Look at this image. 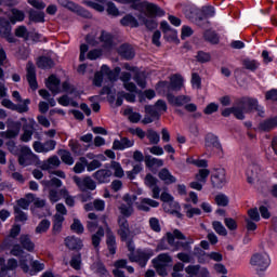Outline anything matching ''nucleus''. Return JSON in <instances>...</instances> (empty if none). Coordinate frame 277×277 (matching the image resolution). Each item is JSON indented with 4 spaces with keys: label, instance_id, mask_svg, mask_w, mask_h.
<instances>
[{
    "label": "nucleus",
    "instance_id": "f257e3e1",
    "mask_svg": "<svg viewBox=\"0 0 277 277\" xmlns=\"http://www.w3.org/2000/svg\"><path fill=\"white\" fill-rule=\"evenodd\" d=\"M118 3H132L133 10L140 12L137 18L142 25H145L147 29H156L157 22L155 16H164L166 12L161 10L157 4L142 0H115Z\"/></svg>",
    "mask_w": 277,
    "mask_h": 277
},
{
    "label": "nucleus",
    "instance_id": "f03ea898",
    "mask_svg": "<svg viewBox=\"0 0 277 277\" xmlns=\"http://www.w3.org/2000/svg\"><path fill=\"white\" fill-rule=\"evenodd\" d=\"M41 184L43 185V192H49L48 198L52 205L60 202L62 198H66L68 196V190L66 188L60 189V187H62L60 179L51 177V180H43Z\"/></svg>",
    "mask_w": 277,
    "mask_h": 277
},
{
    "label": "nucleus",
    "instance_id": "7ed1b4c3",
    "mask_svg": "<svg viewBox=\"0 0 277 277\" xmlns=\"http://www.w3.org/2000/svg\"><path fill=\"white\" fill-rule=\"evenodd\" d=\"M250 111H258V115L263 118L265 116V110L263 106L259 105V101L254 98H247L241 102L240 106L234 107V116L238 120H243L246 116L243 114H250Z\"/></svg>",
    "mask_w": 277,
    "mask_h": 277
},
{
    "label": "nucleus",
    "instance_id": "20e7f679",
    "mask_svg": "<svg viewBox=\"0 0 277 277\" xmlns=\"http://www.w3.org/2000/svg\"><path fill=\"white\" fill-rule=\"evenodd\" d=\"M167 241L173 250H192V243H194V239L185 238V235L181 233L179 229H174L173 233H167Z\"/></svg>",
    "mask_w": 277,
    "mask_h": 277
},
{
    "label": "nucleus",
    "instance_id": "39448f33",
    "mask_svg": "<svg viewBox=\"0 0 277 277\" xmlns=\"http://www.w3.org/2000/svg\"><path fill=\"white\" fill-rule=\"evenodd\" d=\"M87 42L91 47H98L101 44L104 49H111L114 47V37L105 30H102L100 36L96 31H93L87 36Z\"/></svg>",
    "mask_w": 277,
    "mask_h": 277
},
{
    "label": "nucleus",
    "instance_id": "423d86ee",
    "mask_svg": "<svg viewBox=\"0 0 277 277\" xmlns=\"http://www.w3.org/2000/svg\"><path fill=\"white\" fill-rule=\"evenodd\" d=\"M66 92L65 95L61 96L58 101V105L63 107H79V103L75 98L79 96V92L75 87L70 85L68 82H63V91Z\"/></svg>",
    "mask_w": 277,
    "mask_h": 277
},
{
    "label": "nucleus",
    "instance_id": "0eeeda50",
    "mask_svg": "<svg viewBox=\"0 0 277 277\" xmlns=\"http://www.w3.org/2000/svg\"><path fill=\"white\" fill-rule=\"evenodd\" d=\"M250 264L255 269L256 274L261 276L263 272H267L269 265H272V259L267 253H255L251 256Z\"/></svg>",
    "mask_w": 277,
    "mask_h": 277
},
{
    "label": "nucleus",
    "instance_id": "6e6552de",
    "mask_svg": "<svg viewBox=\"0 0 277 277\" xmlns=\"http://www.w3.org/2000/svg\"><path fill=\"white\" fill-rule=\"evenodd\" d=\"M205 148L206 150H215L219 157H224V147H222L220 137L213 133H208L205 136Z\"/></svg>",
    "mask_w": 277,
    "mask_h": 277
},
{
    "label": "nucleus",
    "instance_id": "1a4fd4ad",
    "mask_svg": "<svg viewBox=\"0 0 277 277\" xmlns=\"http://www.w3.org/2000/svg\"><path fill=\"white\" fill-rule=\"evenodd\" d=\"M122 200L126 203H121L118 207V210L121 214V217H124L127 220V217H131V215H133V203L135 202V200H137V196L126 194L123 195Z\"/></svg>",
    "mask_w": 277,
    "mask_h": 277
},
{
    "label": "nucleus",
    "instance_id": "9d476101",
    "mask_svg": "<svg viewBox=\"0 0 277 277\" xmlns=\"http://www.w3.org/2000/svg\"><path fill=\"white\" fill-rule=\"evenodd\" d=\"M22 127H23V123L21 121H14L12 119H8L6 131L0 132V137L4 140H14V137H18V133H21Z\"/></svg>",
    "mask_w": 277,
    "mask_h": 277
},
{
    "label": "nucleus",
    "instance_id": "9b49d317",
    "mask_svg": "<svg viewBox=\"0 0 277 277\" xmlns=\"http://www.w3.org/2000/svg\"><path fill=\"white\" fill-rule=\"evenodd\" d=\"M153 254L154 252L151 249L137 250L134 253H129V260L132 263H138L141 267H146V264Z\"/></svg>",
    "mask_w": 277,
    "mask_h": 277
},
{
    "label": "nucleus",
    "instance_id": "f8f14e48",
    "mask_svg": "<svg viewBox=\"0 0 277 277\" xmlns=\"http://www.w3.org/2000/svg\"><path fill=\"white\" fill-rule=\"evenodd\" d=\"M18 163L24 168H27V166H34V163H38V156L31 151V148L24 146L21 148Z\"/></svg>",
    "mask_w": 277,
    "mask_h": 277
},
{
    "label": "nucleus",
    "instance_id": "ddd939ff",
    "mask_svg": "<svg viewBox=\"0 0 277 277\" xmlns=\"http://www.w3.org/2000/svg\"><path fill=\"white\" fill-rule=\"evenodd\" d=\"M154 267L159 276H168V267L169 263H172V258L168 253H161L157 256V259L153 260Z\"/></svg>",
    "mask_w": 277,
    "mask_h": 277
},
{
    "label": "nucleus",
    "instance_id": "4468645a",
    "mask_svg": "<svg viewBox=\"0 0 277 277\" xmlns=\"http://www.w3.org/2000/svg\"><path fill=\"white\" fill-rule=\"evenodd\" d=\"M15 36L23 40H32V42H42V36L36 30H28L26 26H18L15 29Z\"/></svg>",
    "mask_w": 277,
    "mask_h": 277
},
{
    "label": "nucleus",
    "instance_id": "2eb2a0df",
    "mask_svg": "<svg viewBox=\"0 0 277 277\" xmlns=\"http://www.w3.org/2000/svg\"><path fill=\"white\" fill-rule=\"evenodd\" d=\"M23 124V134L21 135L22 142H31V137H34V127H36V120L34 118H22Z\"/></svg>",
    "mask_w": 277,
    "mask_h": 277
},
{
    "label": "nucleus",
    "instance_id": "dca6fc26",
    "mask_svg": "<svg viewBox=\"0 0 277 277\" xmlns=\"http://www.w3.org/2000/svg\"><path fill=\"white\" fill-rule=\"evenodd\" d=\"M57 3L62 5V8H66L70 12H75L79 16H83L84 18H90V12L85 9L79 6V4L70 1V0H57Z\"/></svg>",
    "mask_w": 277,
    "mask_h": 277
},
{
    "label": "nucleus",
    "instance_id": "f3484780",
    "mask_svg": "<svg viewBox=\"0 0 277 277\" xmlns=\"http://www.w3.org/2000/svg\"><path fill=\"white\" fill-rule=\"evenodd\" d=\"M74 183H76L77 187H79L81 192H94V189H96V182H94L90 176H74Z\"/></svg>",
    "mask_w": 277,
    "mask_h": 277
},
{
    "label": "nucleus",
    "instance_id": "a211bd4d",
    "mask_svg": "<svg viewBox=\"0 0 277 277\" xmlns=\"http://www.w3.org/2000/svg\"><path fill=\"white\" fill-rule=\"evenodd\" d=\"M0 36L5 38L8 42H16V39L12 36V26L10 25V21L3 17H0Z\"/></svg>",
    "mask_w": 277,
    "mask_h": 277
},
{
    "label": "nucleus",
    "instance_id": "6ab92c4d",
    "mask_svg": "<svg viewBox=\"0 0 277 277\" xmlns=\"http://www.w3.org/2000/svg\"><path fill=\"white\" fill-rule=\"evenodd\" d=\"M118 235L122 241H127L129 239V235H131V229L129 228V221L124 216H119L118 219Z\"/></svg>",
    "mask_w": 277,
    "mask_h": 277
},
{
    "label": "nucleus",
    "instance_id": "aec40b11",
    "mask_svg": "<svg viewBox=\"0 0 277 277\" xmlns=\"http://www.w3.org/2000/svg\"><path fill=\"white\" fill-rule=\"evenodd\" d=\"M211 183L213 187L222 188L226 185V170L224 169H217L212 175H211Z\"/></svg>",
    "mask_w": 277,
    "mask_h": 277
},
{
    "label": "nucleus",
    "instance_id": "412c9836",
    "mask_svg": "<svg viewBox=\"0 0 277 277\" xmlns=\"http://www.w3.org/2000/svg\"><path fill=\"white\" fill-rule=\"evenodd\" d=\"M263 172L261 163L253 162L247 169V181L248 183H254L259 179V174Z\"/></svg>",
    "mask_w": 277,
    "mask_h": 277
},
{
    "label": "nucleus",
    "instance_id": "4be33fe9",
    "mask_svg": "<svg viewBox=\"0 0 277 277\" xmlns=\"http://www.w3.org/2000/svg\"><path fill=\"white\" fill-rule=\"evenodd\" d=\"M185 272L189 277H209V269L200 265H188Z\"/></svg>",
    "mask_w": 277,
    "mask_h": 277
},
{
    "label": "nucleus",
    "instance_id": "5701e85b",
    "mask_svg": "<svg viewBox=\"0 0 277 277\" xmlns=\"http://www.w3.org/2000/svg\"><path fill=\"white\" fill-rule=\"evenodd\" d=\"M113 175H114V172H111V170L100 169L93 173V179H95V181H97V183L100 184H105L111 181Z\"/></svg>",
    "mask_w": 277,
    "mask_h": 277
},
{
    "label": "nucleus",
    "instance_id": "b1692460",
    "mask_svg": "<svg viewBox=\"0 0 277 277\" xmlns=\"http://www.w3.org/2000/svg\"><path fill=\"white\" fill-rule=\"evenodd\" d=\"M45 85L52 94H60L64 90V84H60V78H56L54 75L48 78Z\"/></svg>",
    "mask_w": 277,
    "mask_h": 277
},
{
    "label": "nucleus",
    "instance_id": "393cba45",
    "mask_svg": "<svg viewBox=\"0 0 277 277\" xmlns=\"http://www.w3.org/2000/svg\"><path fill=\"white\" fill-rule=\"evenodd\" d=\"M6 16L12 25H16V23H23V21H25V12L18 9H11L6 12Z\"/></svg>",
    "mask_w": 277,
    "mask_h": 277
},
{
    "label": "nucleus",
    "instance_id": "a878e982",
    "mask_svg": "<svg viewBox=\"0 0 277 277\" xmlns=\"http://www.w3.org/2000/svg\"><path fill=\"white\" fill-rule=\"evenodd\" d=\"M167 98L169 103L171 105H174L175 107H183V105H187V103L192 101V97H189V95L174 96L172 94H169Z\"/></svg>",
    "mask_w": 277,
    "mask_h": 277
},
{
    "label": "nucleus",
    "instance_id": "bb28decb",
    "mask_svg": "<svg viewBox=\"0 0 277 277\" xmlns=\"http://www.w3.org/2000/svg\"><path fill=\"white\" fill-rule=\"evenodd\" d=\"M160 27L164 34L166 40H176L179 38V32L176 29L170 27L168 22H161Z\"/></svg>",
    "mask_w": 277,
    "mask_h": 277
},
{
    "label": "nucleus",
    "instance_id": "cd10ccee",
    "mask_svg": "<svg viewBox=\"0 0 277 277\" xmlns=\"http://www.w3.org/2000/svg\"><path fill=\"white\" fill-rule=\"evenodd\" d=\"M27 81L31 90H38V81L36 80V67L34 64H27Z\"/></svg>",
    "mask_w": 277,
    "mask_h": 277
},
{
    "label": "nucleus",
    "instance_id": "c85d7f7f",
    "mask_svg": "<svg viewBox=\"0 0 277 277\" xmlns=\"http://www.w3.org/2000/svg\"><path fill=\"white\" fill-rule=\"evenodd\" d=\"M120 80L122 81L123 87L128 92H137V87L135 85V83L131 82L130 72H121Z\"/></svg>",
    "mask_w": 277,
    "mask_h": 277
},
{
    "label": "nucleus",
    "instance_id": "c756f323",
    "mask_svg": "<svg viewBox=\"0 0 277 277\" xmlns=\"http://www.w3.org/2000/svg\"><path fill=\"white\" fill-rule=\"evenodd\" d=\"M134 144V141L123 137L121 140H115L113 143V148L114 150H126V148L133 147Z\"/></svg>",
    "mask_w": 277,
    "mask_h": 277
},
{
    "label": "nucleus",
    "instance_id": "7c9ffc66",
    "mask_svg": "<svg viewBox=\"0 0 277 277\" xmlns=\"http://www.w3.org/2000/svg\"><path fill=\"white\" fill-rule=\"evenodd\" d=\"M277 127V117L268 118L259 123L258 131H273Z\"/></svg>",
    "mask_w": 277,
    "mask_h": 277
},
{
    "label": "nucleus",
    "instance_id": "2f4dec72",
    "mask_svg": "<svg viewBox=\"0 0 277 277\" xmlns=\"http://www.w3.org/2000/svg\"><path fill=\"white\" fill-rule=\"evenodd\" d=\"M18 267V261L14 258L8 260L6 264L0 269V277H8V272H14Z\"/></svg>",
    "mask_w": 277,
    "mask_h": 277
},
{
    "label": "nucleus",
    "instance_id": "473e14b6",
    "mask_svg": "<svg viewBox=\"0 0 277 277\" xmlns=\"http://www.w3.org/2000/svg\"><path fill=\"white\" fill-rule=\"evenodd\" d=\"M69 147H70L71 151L74 153V155H78V156L83 155V153H85L88 150V148H90L89 145L81 144L75 140L69 141Z\"/></svg>",
    "mask_w": 277,
    "mask_h": 277
},
{
    "label": "nucleus",
    "instance_id": "72a5a7b5",
    "mask_svg": "<svg viewBox=\"0 0 277 277\" xmlns=\"http://www.w3.org/2000/svg\"><path fill=\"white\" fill-rule=\"evenodd\" d=\"M150 207L157 209V207H159V201H155L150 198H143L141 202L137 203V209L140 211H150Z\"/></svg>",
    "mask_w": 277,
    "mask_h": 277
},
{
    "label": "nucleus",
    "instance_id": "f704fd0d",
    "mask_svg": "<svg viewBox=\"0 0 277 277\" xmlns=\"http://www.w3.org/2000/svg\"><path fill=\"white\" fill-rule=\"evenodd\" d=\"M65 246L69 250H81V248H83V242L75 236H69L65 238Z\"/></svg>",
    "mask_w": 277,
    "mask_h": 277
},
{
    "label": "nucleus",
    "instance_id": "c9c22d12",
    "mask_svg": "<svg viewBox=\"0 0 277 277\" xmlns=\"http://www.w3.org/2000/svg\"><path fill=\"white\" fill-rule=\"evenodd\" d=\"M102 74L107 77L109 81H117L120 75V67H116L114 70L109 69L107 65L102 66Z\"/></svg>",
    "mask_w": 277,
    "mask_h": 277
},
{
    "label": "nucleus",
    "instance_id": "e433bc0d",
    "mask_svg": "<svg viewBox=\"0 0 277 277\" xmlns=\"http://www.w3.org/2000/svg\"><path fill=\"white\" fill-rule=\"evenodd\" d=\"M118 53L121 57H124V60H133L135 57V50L129 44H122L118 49Z\"/></svg>",
    "mask_w": 277,
    "mask_h": 277
},
{
    "label": "nucleus",
    "instance_id": "4c0bfd02",
    "mask_svg": "<svg viewBox=\"0 0 277 277\" xmlns=\"http://www.w3.org/2000/svg\"><path fill=\"white\" fill-rule=\"evenodd\" d=\"M158 176L160 181L164 182V185H172V183H176V177L172 175V173L168 169L160 170Z\"/></svg>",
    "mask_w": 277,
    "mask_h": 277
},
{
    "label": "nucleus",
    "instance_id": "58836bf2",
    "mask_svg": "<svg viewBox=\"0 0 277 277\" xmlns=\"http://www.w3.org/2000/svg\"><path fill=\"white\" fill-rule=\"evenodd\" d=\"M29 261H34V258H31L29 254H26L25 256H22L18 262V266L23 271L24 274H30L34 275V271H30L29 268Z\"/></svg>",
    "mask_w": 277,
    "mask_h": 277
},
{
    "label": "nucleus",
    "instance_id": "ea45409f",
    "mask_svg": "<svg viewBox=\"0 0 277 277\" xmlns=\"http://www.w3.org/2000/svg\"><path fill=\"white\" fill-rule=\"evenodd\" d=\"M106 233H107L106 234L107 235L106 243H107V248L109 250V253L110 254H116V236L114 235V233L109 228H107Z\"/></svg>",
    "mask_w": 277,
    "mask_h": 277
},
{
    "label": "nucleus",
    "instance_id": "a19ab883",
    "mask_svg": "<svg viewBox=\"0 0 277 277\" xmlns=\"http://www.w3.org/2000/svg\"><path fill=\"white\" fill-rule=\"evenodd\" d=\"M91 269H92V272H94V274H97V276H100V277H108L109 276V272H107V268H105V265L101 262H94L91 265Z\"/></svg>",
    "mask_w": 277,
    "mask_h": 277
},
{
    "label": "nucleus",
    "instance_id": "79ce46f5",
    "mask_svg": "<svg viewBox=\"0 0 277 277\" xmlns=\"http://www.w3.org/2000/svg\"><path fill=\"white\" fill-rule=\"evenodd\" d=\"M60 163V158L57 156H52L41 164V170H48L51 172V168H58Z\"/></svg>",
    "mask_w": 277,
    "mask_h": 277
},
{
    "label": "nucleus",
    "instance_id": "37998d69",
    "mask_svg": "<svg viewBox=\"0 0 277 277\" xmlns=\"http://www.w3.org/2000/svg\"><path fill=\"white\" fill-rule=\"evenodd\" d=\"M170 81L171 90H181V88H183V83H185V79H183V76L179 74L171 76Z\"/></svg>",
    "mask_w": 277,
    "mask_h": 277
},
{
    "label": "nucleus",
    "instance_id": "c03bdc74",
    "mask_svg": "<svg viewBox=\"0 0 277 277\" xmlns=\"http://www.w3.org/2000/svg\"><path fill=\"white\" fill-rule=\"evenodd\" d=\"M21 246L24 250L28 252H34L36 245L31 241V239L27 235H22L19 237Z\"/></svg>",
    "mask_w": 277,
    "mask_h": 277
},
{
    "label": "nucleus",
    "instance_id": "a18cd8bd",
    "mask_svg": "<svg viewBox=\"0 0 277 277\" xmlns=\"http://www.w3.org/2000/svg\"><path fill=\"white\" fill-rule=\"evenodd\" d=\"M55 63H53V60L48 56H41L37 60V66L38 68H41L43 70H47L49 68H53Z\"/></svg>",
    "mask_w": 277,
    "mask_h": 277
},
{
    "label": "nucleus",
    "instance_id": "49530a36",
    "mask_svg": "<svg viewBox=\"0 0 277 277\" xmlns=\"http://www.w3.org/2000/svg\"><path fill=\"white\" fill-rule=\"evenodd\" d=\"M124 116L130 120V122H133L136 124V122H140L142 120V115L140 113L133 111V108L129 107L126 108L123 111Z\"/></svg>",
    "mask_w": 277,
    "mask_h": 277
},
{
    "label": "nucleus",
    "instance_id": "de8ad7c7",
    "mask_svg": "<svg viewBox=\"0 0 277 277\" xmlns=\"http://www.w3.org/2000/svg\"><path fill=\"white\" fill-rule=\"evenodd\" d=\"M115 267L116 269L113 271L115 277H127L124 276V272H122L127 267V260H118L115 262Z\"/></svg>",
    "mask_w": 277,
    "mask_h": 277
},
{
    "label": "nucleus",
    "instance_id": "09e8293b",
    "mask_svg": "<svg viewBox=\"0 0 277 277\" xmlns=\"http://www.w3.org/2000/svg\"><path fill=\"white\" fill-rule=\"evenodd\" d=\"M105 237V229L100 227L98 230L92 236V246L98 252V246H101V240Z\"/></svg>",
    "mask_w": 277,
    "mask_h": 277
},
{
    "label": "nucleus",
    "instance_id": "8fccbe9b",
    "mask_svg": "<svg viewBox=\"0 0 277 277\" xmlns=\"http://www.w3.org/2000/svg\"><path fill=\"white\" fill-rule=\"evenodd\" d=\"M109 168L113 170L116 179H122V176H124V169H122V164H120V162L111 161Z\"/></svg>",
    "mask_w": 277,
    "mask_h": 277
},
{
    "label": "nucleus",
    "instance_id": "3c124183",
    "mask_svg": "<svg viewBox=\"0 0 277 277\" xmlns=\"http://www.w3.org/2000/svg\"><path fill=\"white\" fill-rule=\"evenodd\" d=\"M121 25H123V27H140V23L133 15H126L121 19Z\"/></svg>",
    "mask_w": 277,
    "mask_h": 277
},
{
    "label": "nucleus",
    "instance_id": "603ef678",
    "mask_svg": "<svg viewBox=\"0 0 277 277\" xmlns=\"http://www.w3.org/2000/svg\"><path fill=\"white\" fill-rule=\"evenodd\" d=\"M85 168H88V159L85 157H81L75 164L74 172L76 174H81L82 172H85Z\"/></svg>",
    "mask_w": 277,
    "mask_h": 277
},
{
    "label": "nucleus",
    "instance_id": "864d4df0",
    "mask_svg": "<svg viewBox=\"0 0 277 277\" xmlns=\"http://www.w3.org/2000/svg\"><path fill=\"white\" fill-rule=\"evenodd\" d=\"M60 157L66 166H72V163H75V158H72V155L68 150H61Z\"/></svg>",
    "mask_w": 277,
    "mask_h": 277
},
{
    "label": "nucleus",
    "instance_id": "5fc2aeb1",
    "mask_svg": "<svg viewBox=\"0 0 277 277\" xmlns=\"http://www.w3.org/2000/svg\"><path fill=\"white\" fill-rule=\"evenodd\" d=\"M49 228H51V221L44 219L36 227V234L42 235V233H47V230H49Z\"/></svg>",
    "mask_w": 277,
    "mask_h": 277
},
{
    "label": "nucleus",
    "instance_id": "6e6d98bb",
    "mask_svg": "<svg viewBox=\"0 0 277 277\" xmlns=\"http://www.w3.org/2000/svg\"><path fill=\"white\" fill-rule=\"evenodd\" d=\"M243 66L247 70H251L252 72H254V70H256L259 66H261V63H259V61L256 60L247 58L243 61Z\"/></svg>",
    "mask_w": 277,
    "mask_h": 277
},
{
    "label": "nucleus",
    "instance_id": "4d7b16f0",
    "mask_svg": "<svg viewBox=\"0 0 277 277\" xmlns=\"http://www.w3.org/2000/svg\"><path fill=\"white\" fill-rule=\"evenodd\" d=\"M146 137L149 140L150 144H158L161 142V136L159 133L151 129L147 130Z\"/></svg>",
    "mask_w": 277,
    "mask_h": 277
},
{
    "label": "nucleus",
    "instance_id": "13d9d810",
    "mask_svg": "<svg viewBox=\"0 0 277 277\" xmlns=\"http://www.w3.org/2000/svg\"><path fill=\"white\" fill-rule=\"evenodd\" d=\"M190 83L194 90H200V88H202V78H200V75H198V72L192 74Z\"/></svg>",
    "mask_w": 277,
    "mask_h": 277
},
{
    "label": "nucleus",
    "instance_id": "bf43d9fd",
    "mask_svg": "<svg viewBox=\"0 0 277 277\" xmlns=\"http://www.w3.org/2000/svg\"><path fill=\"white\" fill-rule=\"evenodd\" d=\"M212 226H213L215 233H217V235H221L222 237H226V235H228V232L226 230V227H224L222 222L214 221L212 223Z\"/></svg>",
    "mask_w": 277,
    "mask_h": 277
},
{
    "label": "nucleus",
    "instance_id": "052dcab7",
    "mask_svg": "<svg viewBox=\"0 0 277 277\" xmlns=\"http://www.w3.org/2000/svg\"><path fill=\"white\" fill-rule=\"evenodd\" d=\"M156 90L159 94H168L172 87L168 81H161L157 84Z\"/></svg>",
    "mask_w": 277,
    "mask_h": 277
},
{
    "label": "nucleus",
    "instance_id": "680f3d73",
    "mask_svg": "<svg viewBox=\"0 0 277 277\" xmlns=\"http://www.w3.org/2000/svg\"><path fill=\"white\" fill-rule=\"evenodd\" d=\"M145 114H147V116H150L155 120H159L161 116V113H159L155 106L150 105L145 106Z\"/></svg>",
    "mask_w": 277,
    "mask_h": 277
},
{
    "label": "nucleus",
    "instance_id": "e2e57ef3",
    "mask_svg": "<svg viewBox=\"0 0 277 277\" xmlns=\"http://www.w3.org/2000/svg\"><path fill=\"white\" fill-rule=\"evenodd\" d=\"M88 229L90 233H94L96 228H98V221L96 220V215L94 213H89Z\"/></svg>",
    "mask_w": 277,
    "mask_h": 277
},
{
    "label": "nucleus",
    "instance_id": "0e129e2a",
    "mask_svg": "<svg viewBox=\"0 0 277 277\" xmlns=\"http://www.w3.org/2000/svg\"><path fill=\"white\" fill-rule=\"evenodd\" d=\"M133 80L138 85V88H142V90L146 88V74L138 72L134 76Z\"/></svg>",
    "mask_w": 277,
    "mask_h": 277
},
{
    "label": "nucleus",
    "instance_id": "69168bd1",
    "mask_svg": "<svg viewBox=\"0 0 277 277\" xmlns=\"http://www.w3.org/2000/svg\"><path fill=\"white\" fill-rule=\"evenodd\" d=\"M29 18L30 21H34V23H44V13L40 11H30Z\"/></svg>",
    "mask_w": 277,
    "mask_h": 277
},
{
    "label": "nucleus",
    "instance_id": "338daca9",
    "mask_svg": "<svg viewBox=\"0 0 277 277\" xmlns=\"http://www.w3.org/2000/svg\"><path fill=\"white\" fill-rule=\"evenodd\" d=\"M209 174H211V171L209 169H200L199 172L196 174V180L199 183H207Z\"/></svg>",
    "mask_w": 277,
    "mask_h": 277
},
{
    "label": "nucleus",
    "instance_id": "774afa93",
    "mask_svg": "<svg viewBox=\"0 0 277 277\" xmlns=\"http://www.w3.org/2000/svg\"><path fill=\"white\" fill-rule=\"evenodd\" d=\"M62 224H64V216L60 214L54 215L53 230L54 233H60L62 230Z\"/></svg>",
    "mask_w": 277,
    "mask_h": 277
}]
</instances>
